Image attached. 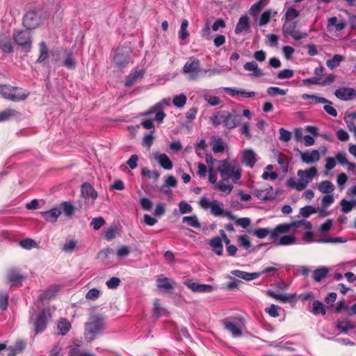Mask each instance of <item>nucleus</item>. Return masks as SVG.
<instances>
[{"mask_svg":"<svg viewBox=\"0 0 356 356\" xmlns=\"http://www.w3.org/2000/svg\"><path fill=\"white\" fill-rule=\"evenodd\" d=\"M272 160L277 164L268 165V178L271 180H282L288 171L289 159V158L279 152L278 150H272Z\"/></svg>","mask_w":356,"mask_h":356,"instance_id":"f03ea898","label":"nucleus"},{"mask_svg":"<svg viewBox=\"0 0 356 356\" xmlns=\"http://www.w3.org/2000/svg\"><path fill=\"white\" fill-rule=\"evenodd\" d=\"M179 209L181 213H188L192 212V207L185 201H181L179 204Z\"/></svg>","mask_w":356,"mask_h":356,"instance_id":"052dcab7","label":"nucleus"},{"mask_svg":"<svg viewBox=\"0 0 356 356\" xmlns=\"http://www.w3.org/2000/svg\"><path fill=\"white\" fill-rule=\"evenodd\" d=\"M24 277L17 273L11 272L8 275V280L13 284L20 283Z\"/></svg>","mask_w":356,"mask_h":356,"instance_id":"13d9d810","label":"nucleus"},{"mask_svg":"<svg viewBox=\"0 0 356 356\" xmlns=\"http://www.w3.org/2000/svg\"><path fill=\"white\" fill-rule=\"evenodd\" d=\"M39 50L40 55L36 62L40 63L44 62L49 57V49L47 48L46 43L44 41L40 42Z\"/></svg>","mask_w":356,"mask_h":356,"instance_id":"72a5a7b5","label":"nucleus"},{"mask_svg":"<svg viewBox=\"0 0 356 356\" xmlns=\"http://www.w3.org/2000/svg\"><path fill=\"white\" fill-rule=\"evenodd\" d=\"M327 26L330 32H337L343 30L346 24L342 20H339L336 17H332L328 19Z\"/></svg>","mask_w":356,"mask_h":356,"instance_id":"4be33fe9","label":"nucleus"},{"mask_svg":"<svg viewBox=\"0 0 356 356\" xmlns=\"http://www.w3.org/2000/svg\"><path fill=\"white\" fill-rule=\"evenodd\" d=\"M250 26L249 22V18L247 15L241 16L235 28V33L240 35L244 32H247L250 30Z\"/></svg>","mask_w":356,"mask_h":356,"instance_id":"412c9836","label":"nucleus"},{"mask_svg":"<svg viewBox=\"0 0 356 356\" xmlns=\"http://www.w3.org/2000/svg\"><path fill=\"white\" fill-rule=\"evenodd\" d=\"M63 65L67 69H74L76 66V61L73 58L72 51H68L67 54V58L63 62Z\"/></svg>","mask_w":356,"mask_h":356,"instance_id":"79ce46f5","label":"nucleus"},{"mask_svg":"<svg viewBox=\"0 0 356 356\" xmlns=\"http://www.w3.org/2000/svg\"><path fill=\"white\" fill-rule=\"evenodd\" d=\"M0 48L5 53L13 52V46L10 39L6 35L0 36Z\"/></svg>","mask_w":356,"mask_h":356,"instance_id":"2f4dec72","label":"nucleus"},{"mask_svg":"<svg viewBox=\"0 0 356 356\" xmlns=\"http://www.w3.org/2000/svg\"><path fill=\"white\" fill-rule=\"evenodd\" d=\"M47 323V311L43 309L38 315L35 321V332L36 334L42 332Z\"/></svg>","mask_w":356,"mask_h":356,"instance_id":"2eb2a0df","label":"nucleus"},{"mask_svg":"<svg viewBox=\"0 0 356 356\" xmlns=\"http://www.w3.org/2000/svg\"><path fill=\"white\" fill-rule=\"evenodd\" d=\"M156 160L165 170H170L172 168V162L165 154H156L155 155Z\"/></svg>","mask_w":356,"mask_h":356,"instance_id":"bb28decb","label":"nucleus"},{"mask_svg":"<svg viewBox=\"0 0 356 356\" xmlns=\"http://www.w3.org/2000/svg\"><path fill=\"white\" fill-rule=\"evenodd\" d=\"M19 113L15 109H6L0 112V122L8 121L13 118L17 117Z\"/></svg>","mask_w":356,"mask_h":356,"instance_id":"c9c22d12","label":"nucleus"},{"mask_svg":"<svg viewBox=\"0 0 356 356\" xmlns=\"http://www.w3.org/2000/svg\"><path fill=\"white\" fill-rule=\"evenodd\" d=\"M241 120L242 117L235 110H216L210 117V122L214 127L222 124L227 129L236 128L241 124Z\"/></svg>","mask_w":356,"mask_h":356,"instance_id":"f257e3e1","label":"nucleus"},{"mask_svg":"<svg viewBox=\"0 0 356 356\" xmlns=\"http://www.w3.org/2000/svg\"><path fill=\"white\" fill-rule=\"evenodd\" d=\"M131 50L129 47H118L113 55V61L115 66L119 68L125 67L130 62Z\"/></svg>","mask_w":356,"mask_h":356,"instance_id":"6e6552de","label":"nucleus"},{"mask_svg":"<svg viewBox=\"0 0 356 356\" xmlns=\"http://www.w3.org/2000/svg\"><path fill=\"white\" fill-rule=\"evenodd\" d=\"M19 245L26 250H30L36 248L38 245L32 238H26L19 241Z\"/></svg>","mask_w":356,"mask_h":356,"instance_id":"3c124183","label":"nucleus"},{"mask_svg":"<svg viewBox=\"0 0 356 356\" xmlns=\"http://www.w3.org/2000/svg\"><path fill=\"white\" fill-rule=\"evenodd\" d=\"M13 92V86L10 85H2L0 86V94L7 99L10 100V93Z\"/></svg>","mask_w":356,"mask_h":356,"instance_id":"de8ad7c7","label":"nucleus"},{"mask_svg":"<svg viewBox=\"0 0 356 356\" xmlns=\"http://www.w3.org/2000/svg\"><path fill=\"white\" fill-rule=\"evenodd\" d=\"M224 328L230 332L233 337H238L242 335L245 323L242 318H227L222 322Z\"/></svg>","mask_w":356,"mask_h":356,"instance_id":"0eeeda50","label":"nucleus"},{"mask_svg":"<svg viewBox=\"0 0 356 356\" xmlns=\"http://www.w3.org/2000/svg\"><path fill=\"white\" fill-rule=\"evenodd\" d=\"M334 201V195L327 194L321 198V207L323 209L328 208Z\"/></svg>","mask_w":356,"mask_h":356,"instance_id":"49530a36","label":"nucleus"},{"mask_svg":"<svg viewBox=\"0 0 356 356\" xmlns=\"http://www.w3.org/2000/svg\"><path fill=\"white\" fill-rule=\"evenodd\" d=\"M233 275L243 279L245 280L250 281L254 280L259 277V274L257 273H250L245 271L234 270L231 272Z\"/></svg>","mask_w":356,"mask_h":356,"instance_id":"c756f323","label":"nucleus"},{"mask_svg":"<svg viewBox=\"0 0 356 356\" xmlns=\"http://www.w3.org/2000/svg\"><path fill=\"white\" fill-rule=\"evenodd\" d=\"M76 245V241L74 240H70L63 245L62 250L66 252H72Z\"/></svg>","mask_w":356,"mask_h":356,"instance_id":"338daca9","label":"nucleus"},{"mask_svg":"<svg viewBox=\"0 0 356 356\" xmlns=\"http://www.w3.org/2000/svg\"><path fill=\"white\" fill-rule=\"evenodd\" d=\"M81 193L85 198L91 197L92 200H95L97 197V193L95 191L93 186L88 182H85L82 184Z\"/></svg>","mask_w":356,"mask_h":356,"instance_id":"393cba45","label":"nucleus"},{"mask_svg":"<svg viewBox=\"0 0 356 356\" xmlns=\"http://www.w3.org/2000/svg\"><path fill=\"white\" fill-rule=\"evenodd\" d=\"M142 175L143 176H145V177L149 178V179L153 178L154 179H157L160 176V174L158 171H156V170L151 171L147 168H143L142 170Z\"/></svg>","mask_w":356,"mask_h":356,"instance_id":"680f3d73","label":"nucleus"},{"mask_svg":"<svg viewBox=\"0 0 356 356\" xmlns=\"http://www.w3.org/2000/svg\"><path fill=\"white\" fill-rule=\"evenodd\" d=\"M317 174L318 172L316 167H312L305 170H299L297 172L299 179L296 181L295 179L291 178L288 180L287 184L290 187L301 191L317 176Z\"/></svg>","mask_w":356,"mask_h":356,"instance_id":"39448f33","label":"nucleus"},{"mask_svg":"<svg viewBox=\"0 0 356 356\" xmlns=\"http://www.w3.org/2000/svg\"><path fill=\"white\" fill-rule=\"evenodd\" d=\"M282 269V266L276 263H270L268 264V277L279 275L280 270Z\"/></svg>","mask_w":356,"mask_h":356,"instance_id":"a18cd8bd","label":"nucleus"},{"mask_svg":"<svg viewBox=\"0 0 356 356\" xmlns=\"http://www.w3.org/2000/svg\"><path fill=\"white\" fill-rule=\"evenodd\" d=\"M300 158L302 162L310 164L320 160L321 156L318 150L314 149L312 152L306 151L300 153Z\"/></svg>","mask_w":356,"mask_h":356,"instance_id":"a211bd4d","label":"nucleus"},{"mask_svg":"<svg viewBox=\"0 0 356 356\" xmlns=\"http://www.w3.org/2000/svg\"><path fill=\"white\" fill-rule=\"evenodd\" d=\"M188 26V20L187 19L182 20L181 24V26H180V31H179V38L182 40L186 39L188 37V35H189V33H188V32L187 31Z\"/></svg>","mask_w":356,"mask_h":356,"instance_id":"37998d69","label":"nucleus"},{"mask_svg":"<svg viewBox=\"0 0 356 356\" xmlns=\"http://www.w3.org/2000/svg\"><path fill=\"white\" fill-rule=\"evenodd\" d=\"M57 292L58 289L56 286L51 287L44 291L42 293H41L39 296L38 298L41 302L45 300H51L56 296Z\"/></svg>","mask_w":356,"mask_h":356,"instance_id":"e433bc0d","label":"nucleus"},{"mask_svg":"<svg viewBox=\"0 0 356 356\" xmlns=\"http://www.w3.org/2000/svg\"><path fill=\"white\" fill-rule=\"evenodd\" d=\"M13 40L24 51L29 52L31 50L32 40L29 30L27 29L14 33Z\"/></svg>","mask_w":356,"mask_h":356,"instance_id":"1a4fd4ad","label":"nucleus"},{"mask_svg":"<svg viewBox=\"0 0 356 356\" xmlns=\"http://www.w3.org/2000/svg\"><path fill=\"white\" fill-rule=\"evenodd\" d=\"M318 189L322 193L330 194L334 190V184L330 181H323L317 186Z\"/></svg>","mask_w":356,"mask_h":356,"instance_id":"473e14b6","label":"nucleus"},{"mask_svg":"<svg viewBox=\"0 0 356 356\" xmlns=\"http://www.w3.org/2000/svg\"><path fill=\"white\" fill-rule=\"evenodd\" d=\"M102 328V323L99 319L86 323L85 328L86 339L88 341L94 340L95 336L99 334Z\"/></svg>","mask_w":356,"mask_h":356,"instance_id":"f8f14e48","label":"nucleus"},{"mask_svg":"<svg viewBox=\"0 0 356 356\" xmlns=\"http://www.w3.org/2000/svg\"><path fill=\"white\" fill-rule=\"evenodd\" d=\"M341 211L345 213H349L353 209L356 208V200H347L342 199L340 202Z\"/></svg>","mask_w":356,"mask_h":356,"instance_id":"f704fd0d","label":"nucleus"},{"mask_svg":"<svg viewBox=\"0 0 356 356\" xmlns=\"http://www.w3.org/2000/svg\"><path fill=\"white\" fill-rule=\"evenodd\" d=\"M8 295L4 292H0V310L5 311L8 308Z\"/></svg>","mask_w":356,"mask_h":356,"instance_id":"5fc2aeb1","label":"nucleus"},{"mask_svg":"<svg viewBox=\"0 0 356 356\" xmlns=\"http://www.w3.org/2000/svg\"><path fill=\"white\" fill-rule=\"evenodd\" d=\"M299 15L298 12L294 8H289L285 14V21H293Z\"/></svg>","mask_w":356,"mask_h":356,"instance_id":"4d7b16f0","label":"nucleus"},{"mask_svg":"<svg viewBox=\"0 0 356 356\" xmlns=\"http://www.w3.org/2000/svg\"><path fill=\"white\" fill-rule=\"evenodd\" d=\"M186 96L184 94H180L173 98L172 103L175 106L181 108L186 104Z\"/></svg>","mask_w":356,"mask_h":356,"instance_id":"c03bdc74","label":"nucleus"},{"mask_svg":"<svg viewBox=\"0 0 356 356\" xmlns=\"http://www.w3.org/2000/svg\"><path fill=\"white\" fill-rule=\"evenodd\" d=\"M209 181L213 185V188L217 189L221 192L229 194L233 190V185L230 183H225L221 179L220 181H217V174L212 168L209 169Z\"/></svg>","mask_w":356,"mask_h":356,"instance_id":"9d476101","label":"nucleus"},{"mask_svg":"<svg viewBox=\"0 0 356 356\" xmlns=\"http://www.w3.org/2000/svg\"><path fill=\"white\" fill-rule=\"evenodd\" d=\"M329 272V268L325 266L316 269L313 273V278L316 282H320L325 278Z\"/></svg>","mask_w":356,"mask_h":356,"instance_id":"4c0bfd02","label":"nucleus"},{"mask_svg":"<svg viewBox=\"0 0 356 356\" xmlns=\"http://www.w3.org/2000/svg\"><path fill=\"white\" fill-rule=\"evenodd\" d=\"M209 244L217 255L220 256L222 254L223 245L222 243V239L219 236H214L211 238Z\"/></svg>","mask_w":356,"mask_h":356,"instance_id":"a878e982","label":"nucleus"},{"mask_svg":"<svg viewBox=\"0 0 356 356\" xmlns=\"http://www.w3.org/2000/svg\"><path fill=\"white\" fill-rule=\"evenodd\" d=\"M217 170L225 183L235 184L241 177L240 166L235 163H229L227 160L220 161Z\"/></svg>","mask_w":356,"mask_h":356,"instance_id":"7ed1b4c3","label":"nucleus"},{"mask_svg":"<svg viewBox=\"0 0 356 356\" xmlns=\"http://www.w3.org/2000/svg\"><path fill=\"white\" fill-rule=\"evenodd\" d=\"M104 223L105 220L102 217L95 218L91 221V225L95 230H98Z\"/></svg>","mask_w":356,"mask_h":356,"instance_id":"69168bd1","label":"nucleus"},{"mask_svg":"<svg viewBox=\"0 0 356 356\" xmlns=\"http://www.w3.org/2000/svg\"><path fill=\"white\" fill-rule=\"evenodd\" d=\"M297 22L294 21H285L283 25V32L285 35H291L294 40H299L307 36L306 33L300 32L296 29Z\"/></svg>","mask_w":356,"mask_h":356,"instance_id":"9b49d317","label":"nucleus"},{"mask_svg":"<svg viewBox=\"0 0 356 356\" xmlns=\"http://www.w3.org/2000/svg\"><path fill=\"white\" fill-rule=\"evenodd\" d=\"M71 327V325L66 319L62 320L58 324V329L59 330V333L62 335L66 334Z\"/></svg>","mask_w":356,"mask_h":356,"instance_id":"a19ab883","label":"nucleus"},{"mask_svg":"<svg viewBox=\"0 0 356 356\" xmlns=\"http://www.w3.org/2000/svg\"><path fill=\"white\" fill-rule=\"evenodd\" d=\"M337 327L343 332L353 328V325L348 320H342L337 323Z\"/></svg>","mask_w":356,"mask_h":356,"instance_id":"603ef678","label":"nucleus"},{"mask_svg":"<svg viewBox=\"0 0 356 356\" xmlns=\"http://www.w3.org/2000/svg\"><path fill=\"white\" fill-rule=\"evenodd\" d=\"M163 104V103L161 102L156 104L154 106L150 108V109L145 113V115H149L156 113L155 120L159 122H162L166 115L164 112L161 111L162 109Z\"/></svg>","mask_w":356,"mask_h":356,"instance_id":"b1692460","label":"nucleus"},{"mask_svg":"<svg viewBox=\"0 0 356 356\" xmlns=\"http://www.w3.org/2000/svg\"><path fill=\"white\" fill-rule=\"evenodd\" d=\"M182 70L185 74H190L191 80L197 79V74L202 71L205 73L209 72L210 76L216 73L214 70H202L200 60L194 56H191L188 59Z\"/></svg>","mask_w":356,"mask_h":356,"instance_id":"423d86ee","label":"nucleus"},{"mask_svg":"<svg viewBox=\"0 0 356 356\" xmlns=\"http://www.w3.org/2000/svg\"><path fill=\"white\" fill-rule=\"evenodd\" d=\"M280 140L284 142H289L291 138V133L284 128H280Z\"/></svg>","mask_w":356,"mask_h":356,"instance_id":"0e129e2a","label":"nucleus"},{"mask_svg":"<svg viewBox=\"0 0 356 356\" xmlns=\"http://www.w3.org/2000/svg\"><path fill=\"white\" fill-rule=\"evenodd\" d=\"M268 296L273 298L274 299L277 300H280L281 302H285L288 301L291 298H292L291 296L281 293H275L271 292L268 291Z\"/></svg>","mask_w":356,"mask_h":356,"instance_id":"09e8293b","label":"nucleus"},{"mask_svg":"<svg viewBox=\"0 0 356 356\" xmlns=\"http://www.w3.org/2000/svg\"><path fill=\"white\" fill-rule=\"evenodd\" d=\"M184 284L194 292L209 293L213 289V286L210 284H198L191 280L185 282Z\"/></svg>","mask_w":356,"mask_h":356,"instance_id":"f3484780","label":"nucleus"},{"mask_svg":"<svg viewBox=\"0 0 356 356\" xmlns=\"http://www.w3.org/2000/svg\"><path fill=\"white\" fill-rule=\"evenodd\" d=\"M10 100L15 102H18L25 100L30 95V92L24 90L22 88L14 87L13 92L10 93Z\"/></svg>","mask_w":356,"mask_h":356,"instance_id":"aec40b11","label":"nucleus"},{"mask_svg":"<svg viewBox=\"0 0 356 356\" xmlns=\"http://www.w3.org/2000/svg\"><path fill=\"white\" fill-rule=\"evenodd\" d=\"M61 214V211L59 209L54 208L48 211L42 212L43 218L50 222H56L58 217Z\"/></svg>","mask_w":356,"mask_h":356,"instance_id":"7c9ffc66","label":"nucleus"},{"mask_svg":"<svg viewBox=\"0 0 356 356\" xmlns=\"http://www.w3.org/2000/svg\"><path fill=\"white\" fill-rule=\"evenodd\" d=\"M336 97L344 101H348L356 97V91L350 88H341L334 92Z\"/></svg>","mask_w":356,"mask_h":356,"instance_id":"dca6fc26","label":"nucleus"},{"mask_svg":"<svg viewBox=\"0 0 356 356\" xmlns=\"http://www.w3.org/2000/svg\"><path fill=\"white\" fill-rule=\"evenodd\" d=\"M291 225V227L298 228L300 227H304L305 229H311L312 225L309 221H307L305 220H299L297 222H295L293 223L290 224Z\"/></svg>","mask_w":356,"mask_h":356,"instance_id":"e2e57ef3","label":"nucleus"},{"mask_svg":"<svg viewBox=\"0 0 356 356\" xmlns=\"http://www.w3.org/2000/svg\"><path fill=\"white\" fill-rule=\"evenodd\" d=\"M211 213L215 216H218L222 215L224 213L223 209L218 204V202L216 200L213 201V204L211 207Z\"/></svg>","mask_w":356,"mask_h":356,"instance_id":"6e6d98bb","label":"nucleus"},{"mask_svg":"<svg viewBox=\"0 0 356 356\" xmlns=\"http://www.w3.org/2000/svg\"><path fill=\"white\" fill-rule=\"evenodd\" d=\"M312 312L314 314H321L322 315H325V309L324 305L319 301H314L312 305Z\"/></svg>","mask_w":356,"mask_h":356,"instance_id":"8fccbe9b","label":"nucleus"},{"mask_svg":"<svg viewBox=\"0 0 356 356\" xmlns=\"http://www.w3.org/2000/svg\"><path fill=\"white\" fill-rule=\"evenodd\" d=\"M182 222L186 223L188 226L195 228H200V223L196 216H184L182 218Z\"/></svg>","mask_w":356,"mask_h":356,"instance_id":"58836bf2","label":"nucleus"},{"mask_svg":"<svg viewBox=\"0 0 356 356\" xmlns=\"http://www.w3.org/2000/svg\"><path fill=\"white\" fill-rule=\"evenodd\" d=\"M238 242L241 246L243 247L245 249L249 248L251 245L249 237L246 235L240 236L238 237Z\"/></svg>","mask_w":356,"mask_h":356,"instance_id":"774afa93","label":"nucleus"},{"mask_svg":"<svg viewBox=\"0 0 356 356\" xmlns=\"http://www.w3.org/2000/svg\"><path fill=\"white\" fill-rule=\"evenodd\" d=\"M144 71L143 70H132L127 76L124 86L130 88L134 86L138 79H141L144 76Z\"/></svg>","mask_w":356,"mask_h":356,"instance_id":"6ab92c4d","label":"nucleus"},{"mask_svg":"<svg viewBox=\"0 0 356 356\" xmlns=\"http://www.w3.org/2000/svg\"><path fill=\"white\" fill-rule=\"evenodd\" d=\"M243 68L246 71L252 72L251 76L253 77L258 78L264 75L263 71L259 68L257 63L254 60L245 63Z\"/></svg>","mask_w":356,"mask_h":356,"instance_id":"5701e85b","label":"nucleus"},{"mask_svg":"<svg viewBox=\"0 0 356 356\" xmlns=\"http://www.w3.org/2000/svg\"><path fill=\"white\" fill-rule=\"evenodd\" d=\"M344 57L341 55H334L332 59L327 60L326 61V65L330 69H334L338 67L340 63L343 60Z\"/></svg>","mask_w":356,"mask_h":356,"instance_id":"ea45409f","label":"nucleus"},{"mask_svg":"<svg viewBox=\"0 0 356 356\" xmlns=\"http://www.w3.org/2000/svg\"><path fill=\"white\" fill-rule=\"evenodd\" d=\"M212 150L214 153H221L224 152V143L221 139L215 141L212 146Z\"/></svg>","mask_w":356,"mask_h":356,"instance_id":"bf43d9fd","label":"nucleus"},{"mask_svg":"<svg viewBox=\"0 0 356 356\" xmlns=\"http://www.w3.org/2000/svg\"><path fill=\"white\" fill-rule=\"evenodd\" d=\"M63 213L67 216H72L74 212V207L70 202H64L61 204Z\"/></svg>","mask_w":356,"mask_h":356,"instance_id":"864d4df0","label":"nucleus"},{"mask_svg":"<svg viewBox=\"0 0 356 356\" xmlns=\"http://www.w3.org/2000/svg\"><path fill=\"white\" fill-rule=\"evenodd\" d=\"M175 284L173 280L161 275L156 280V286L158 289L167 293H171Z\"/></svg>","mask_w":356,"mask_h":356,"instance_id":"4468645a","label":"nucleus"},{"mask_svg":"<svg viewBox=\"0 0 356 356\" xmlns=\"http://www.w3.org/2000/svg\"><path fill=\"white\" fill-rule=\"evenodd\" d=\"M291 228L289 224L278 225L270 235V243L275 246L289 245L296 243V238L293 235L286 234Z\"/></svg>","mask_w":356,"mask_h":356,"instance_id":"20e7f679","label":"nucleus"},{"mask_svg":"<svg viewBox=\"0 0 356 356\" xmlns=\"http://www.w3.org/2000/svg\"><path fill=\"white\" fill-rule=\"evenodd\" d=\"M40 17L35 10L27 12L23 18V24L28 30L35 29L40 24Z\"/></svg>","mask_w":356,"mask_h":356,"instance_id":"ddd939ff","label":"nucleus"},{"mask_svg":"<svg viewBox=\"0 0 356 356\" xmlns=\"http://www.w3.org/2000/svg\"><path fill=\"white\" fill-rule=\"evenodd\" d=\"M302 98L308 102L309 104H326L328 100L314 95L303 94Z\"/></svg>","mask_w":356,"mask_h":356,"instance_id":"c85d7f7f","label":"nucleus"},{"mask_svg":"<svg viewBox=\"0 0 356 356\" xmlns=\"http://www.w3.org/2000/svg\"><path fill=\"white\" fill-rule=\"evenodd\" d=\"M243 163L248 167L252 168L256 162L255 153L251 149H246L243 153Z\"/></svg>","mask_w":356,"mask_h":356,"instance_id":"cd10ccee","label":"nucleus"}]
</instances>
